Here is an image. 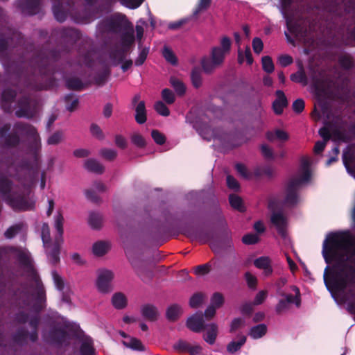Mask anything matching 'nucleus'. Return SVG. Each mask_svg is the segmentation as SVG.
<instances>
[{
	"instance_id": "53",
	"label": "nucleus",
	"mask_w": 355,
	"mask_h": 355,
	"mask_svg": "<svg viewBox=\"0 0 355 355\" xmlns=\"http://www.w3.org/2000/svg\"><path fill=\"white\" fill-rule=\"evenodd\" d=\"M161 94L163 101L168 105L173 104L175 101L174 93L168 88L162 89Z\"/></svg>"
},
{
	"instance_id": "7",
	"label": "nucleus",
	"mask_w": 355,
	"mask_h": 355,
	"mask_svg": "<svg viewBox=\"0 0 355 355\" xmlns=\"http://www.w3.org/2000/svg\"><path fill=\"white\" fill-rule=\"evenodd\" d=\"M348 18H351L350 22L353 27L349 26L347 27L346 35L343 38V44L345 45H354L355 44V3H349L348 6H346L340 18L331 17L326 19L324 25L330 28L336 26H345L348 24L346 21Z\"/></svg>"
},
{
	"instance_id": "33",
	"label": "nucleus",
	"mask_w": 355,
	"mask_h": 355,
	"mask_svg": "<svg viewBox=\"0 0 355 355\" xmlns=\"http://www.w3.org/2000/svg\"><path fill=\"white\" fill-rule=\"evenodd\" d=\"M237 338H239L238 341H231L227 345V351L231 354H234L236 352L239 351L241 348L244 345L247 340L246 336L244 335L239 334Z\"/></svg>"
},
{
	"instance_id": "32",
	"label": "nucleus",
	"mask_w": 355,
	"mask_h": 355,
	"mask_svg": "<svg viewBox=\"0 0 355 355\" xmlns=\"http://www.w3.org/2000/svg\"><path fill=\"white\" fill-rule=\"evenodd\" d=\"M182 314V309L181 306L177 304L171 305L166 312V317L170 322L177 321L180 315Z\"/></svg>"
},
{
	"instance_id": "41",
	"label": "nucleus",
	"mask_w": 355,
	"mask_h": 355,
	"mask_svg": "<svg viewBox=\"0 0 355 355\" xmlns=\"http://www.w3.org/2000/svg\"><path fill=\"white\" fill-rule=\"evenodd\" d=\"M266 332V325L264 324H259L250 329L249 335L254 339H258L263 337Z\"/></svg>"
},
{
	"instance_id": "25",
	"label": "nucleus",
	"mask_w": 355,
	"mask_h": 355,
	"mask_svg": "<svg viewBox=\"0 0 355 355\" xmlns=\"http://www.w3.org/2000/svg\"><path fill=\"white\" fill-rule=\"evenodd\" d=\"M141 315L147 320L155 322L159 317L157 308L151 304H146L141 307Z\"/></svg>"
},
{
	"instance_id": "16",
	"label": "nucleus",
	"mask_w": 355,
	"mask_h": 355,
	"mask_svg": "<svg viewBox=\"0 0 355 355\" xmlns=\"http://www.w3.org/2000/svg\"><path fill=\"white\" fill-rule=\"evenodd\" d=\"M62 242L63 239H55L53 242L44 245L47 259L53 265H56L60 262V254Z\"/></svg>"
},
{
	"instance_id": "62",
	"label": "nucleus",
	"mask_w": 355,
	"mask_h": 355,
	"mask_svg": "<svg viewBox=\"0 0 355 355\" xmlns=\"http://www.w3.org/2000/svg\"><path fill=\"white\" fill-rule=\"evenodd\" d=\"M131 141L133 144L141 148H144L146 146L145 139L139 133L133 134L131 137Z\"/></svg>"
},
{
	"instance_id": "36",
	"label": "nucleus",
	"mask_w": 355,
	"mask_h": 355,
	"mask_svg": "<svg viewBox=\"0 0 355 355\" xmlns=\"http://www.w3.org/2000/svg\"><path fill=\"white\" fill-rule=\"evenodd\" d=\"M112 304L116 309H123L126 307L128 304V300L125 295L121 293H116L112 297Z\"/></svg>"
},
{
	"instance_id": "31",
	"label": "nucleus",
	"mask_w": 355,
	"mask_h": 355,
	"mask_svg": "<svg viewBox=\"0 0 355 355\" xmlns=\"http://www.w3.org/2000/svg\"><path fill=\"white\" fill-rule=\"evenodd\" d=\"M135 119L138 124H144L147 120L145 102L141 101L135 107Z\"/></svg>"
},
{
	"instance_id": "15",
	"label": "nucleus",
	"mask_w": 355,
	"mask_h": 355,
	"mask_svg": "<svg viewBox=\"0 0 355 355\" xmlns=\"http://www.w3.org/2000/svg\"><path fill=\"white\" fill-rule=\"evenodd\" d=\"M300 187V181L297 179H291L286 187V196L284 204L288 206H295L298 202V190Z\"/></svg>"
},
{
	"instance_id": "39",
	"label": "nucleus",
	"mask_w": 355,
	"mask_h": 355,
	"mask_svg": "<svg viewBox=\"0 0 355 355\" xmlns=\"http://www.w3.org/2000/svg\"><path fill=\"white\" fill-rule=\"evenodd\" d=\"M171 85L174 89L177 95L182 96L186 93V86L184 83L175 76H171L169 80Z\"/></svg>"
},
{
	"instance_id": "9",
	"label": "nucleus",
	"mask_w": 355,
	"mask_h": 355,
	"mask_svg": "<svg viewBox=\"0 0 355 355\" xmlns=\"http://www.w3.org/2000/svg\"><path fill=\"white\" fill-rule=\"evenodd\" d=\"M128 259L135 273L144 282L148 283L153 279L155 266L150 261L142 259L139 254L129 255Z\"/></svg>"
},
{
	"instance_id": "45",
	"label": "nucleus",
	"mask_w": 355,
	"mask_h": 355,
	"mask_svg": "<svg viewBox=\"0 0 355 355\" xmlns=\"http://www.w3.org/2000/svg\"><path fill=\"white\" fill-rule=\"evenodd\" d=\"M338 62L344 69H350L353 67L352 57L347 53L343 54L338 57Z\"/></svg>"
},
{
	"instance_id": "61",
	"label": "nucleus",
	"mask_w": 355,
	"mask_h": 355,
	"mask_svg": "<svg viewBox=\"0 0 355 355\" xmlns=\"http://www.w3.org/2000/svg\"><path fill=\"white\" fill-rule=\"evenodd\" d=\"M100 155L106 160L112 161L116 157L117 153L113 149L103 148L100 151Z\"/></svg>"
},
{
	"instance_id": "11",
	"label": "nucleus",
	"mask_w": 355,
	"mask_h": 355,
	"mask_svg": "<svg viewBox=\"0 0 355 355\" xmlns=\"http://www.w3.org/2000/svg\"><path fill=\"white\" fill-rule=\"evenodd\" d=\"M349 3H355L353 1L344 3L343 0H322L321 6L327 14L326 19L331 17H341L345 8Z\"/></svg>"
},
{
	"instance_id": "27",
	"label": "nucleus",
	"mask_w": 355,
	"mask_h": 355,
	"mask_svg": "<svg viewBox=\"0 0 355 355\" xmlns=\"http://www.w3.org/2000/svg\"><path fill=\"white\" fill-rule=\"evenodd\" d=\"M254 265L259 269L263 270L266 276H269L272 273L271 260L268 257H260L254 261Z\"/></svg>"
},
{
	"instance_id": "26",
	"label": "nucleus",
	"mask_w": 355,
	"mask_h": 355,
	"mask_svg": "<svg viewBox=\"0 0 355 355\" xmlns=\"http://www.w3.org/2000/svg\"><path fill=\"white\" fill-rule=\"evenodd\" d=\"M206 332L203 334L204 340L209 345H214L216 342L218 327L215 323H210L205 326Z\"/></svg>"
},
{
	"instance_id": "17",
	"label": "nucleus",
	"mask_w": 355,
	"mask_h": 355,
	"mask_svg": "<svg viewBox=\"0 0 355 355\" xmlns=\"http://www.w3.org/2000/svg\"><path fill=\"white\" fill-rule=\"evenodd\" d=\"M52 36L59 37L64 42L73 44L80 37L78 30L72 28H59L53 30Z\"/></svg>"
},
{
	"instance_id": "43",
	"label": "nucleus",
	"mask_w": 355,
	"mask_h": 355,
	"mask_svg": "<svg viewBox=\"0 0 355 355\" xmlns=\"http://www.w3.org/2000/svg\"><path fill=\"white\" fill-rule=\"evenodd\" d=\"M206 295L201 293L198 292L194 293L189 300V306L191 308H198L205 301Z\"/></svg>"
},
{
	"instance_id": "5",
	"label": "nucleus",
	"mask_w": 355,
	"mask_h": 355,
	"mask_svg": "<svg viewBox=\"0 0 355 355\" xmlns=\"http://www.w3.org/2000/svg\"><path fill=\"white\" fill-rule=\"evenodd\" d=\"M19 182L24 187V191H12L13 182L4 175H0V194L7 205L15 211L34 210L35 200L31 194L30 187L20 178Z\"/></svg>"
},
{
	"instance_id": "40",
	"label": "nucleus",
	"mask_w": 355,
	"mask_h": 355,
	"mask_svg": "<svg viewBox=\"0 0 355 355\" xmlns=\"http://www.w3.org/2000/svg\"><path fill=\"white\" fill-rule=\"evenodd\" d=\"M63 223L64 217L62 214L61 211H58L54 218V227L58 232V235L55 236V239H62V235L64 233Z\"/></svg>"
},
{
	"instance_id": "51",
	"label": "nucleus",
	"mask_w": 355,
	"mask_h": 355,
	"mask_svg": "<svg viewBox=\"0 0 355 355\" xmlns=\"http://www.w3.org/2000/svg\"><path fill=\"white\" fill-rule=\"evenodd\" d=\"M229 202L231 207L234 209H237L239 211H243V201L239 196L235 194H230L229 196Z\"/></svg>"
},
{
	"instance_id": "13",
	"label": "nucleus",
	"mask_w": 355,
	"mask_h": 355,
	"mask_svg": "<svg viewBox=\"0 0 355 355\" xmlns=\"http://www.w3.org/2000/svg\"><path fill=\"white\" fill-rule=\"evenodd\" d=\"M292 290L295 292V295H287L286 299H280L275 306V312L280 315L289 308V304L294 303L297 307L301 305V295L300 289L293 286Z\"/></svg>"
},
{
	"instance_id": "8",
	"label": "nucleus",
	"mask_w": 355,
	"mask_h": 355,
	"mask_svg": "<svg viewBox=\"0 0 355 355\" xmlns=\"http://www.w3.org/2000/svg\"><path fill=\"white\" fill-rule=\"evenodd\" d=\"M220 46H214L211 51L210 58L204 57L201 60V66L206 73H211L216 67L220 66L230 53L232 41L227 36H223L220 40Z\"/></svg>"
},
{
	"instance_id": "46",
	"label": "nucleus",
	"mask_w": 355,
	"mask_h": 355,
	"mask_svg": "<svg viewBox=\"0 0 355 355\" xmlns=\"http://www.w3.org/2000/svg\"><path fill=\"white\" fill-rule=\"evenodd\" d=\"M199 134L205 140L210 141L212 139L216 137L215 132L208 125H205L199 130Z\"/></svg>"
},
{
	"instance_id": "22",
	"label": "nucleus",
	"mask_w": 355,
	"mask_h": 355,
	"mask_svg": "<svg viewBox=\"0 0 355 355\" xmlns=\"http://www.w3.org/2000/svg\"><path fill=\"white\" fill-rule=\"evenodd\" d=\"M67 337V333L64 329L53 327L47 333L46 340L52 344L62 345Z\"/></svg>"
},
{
	"instance_id": "1",
	"label": "nucleus",
	"mask_w": 355,
	"mask_h": 355,
	"mask_svg": "<svg viewBox=\"0 0 355 355\" xmlns=\"http://www.w3.org/2000/svg\"><path fill=\"white\" fill-rule=\"evenodd\" d=\"M24 43L21 33L11 28H6L5 33L0 34V60H6L7 71L18 78L27 89L39 91L55 87L56 79L53 76L59 72L56 62L60 52L57 49L47 53L41 52L28 62H25L22 57L19 61L10 60L6 54L8 47H19Z\"/></svg>"
},
{
	"instance_id": "47",
	"label": "nucleus",
	"mask_w": 355,
	"mask_h": 355,
	"mask_svg": "<svg viewBox=\"0 0 355 355\" xmlns=\"http://www.w3.org/2000/svg\"><path fill=\"white\" fill-rule=\"evenodd\" d=\"M74 95L72 93L68 94L64 96V101L67 103L66 108L68 111L72 112H73L78 107L79 104L78 98H74L71 103L70 101L73 98Z\"/></svg>"
},
{
	"instance_id": "35",
	"label": "nucleus",
	"mask_w": 355,
	"mask_h": 355,
	"mask_svg": "<svg viewBox=\"0 0 355 355\" xmlns=\"http://www.w3.org/2000/svg\"><path fill=\"white\" fill-rule=\"evenodd\" d=\"M302 174L300 178H297L300 181V185L303 182H308L311 178L310 163L306 158H303L301 161Z\"/></svg>"
},
{
	"instance_id": "12",
	"label": "nucleus",
	"mask_w": 355,
	"mask_h": 355,
	"mask_svg": "<svg viewBox=\"0 0 355 355\" xmlns=\"http://www.w3.org/2000/svg\"><path fill=\"white\" fill-rule=\"evenodd\" d=\"M182 234L187 237L200 241L202 243H206L212 241L214 238V232L213 230L200 229L194 230L191 227H184L181 230Z\"/></svg>"
},
{
	"instance_id": "18",
	"label": "nucleus",
	"mask_w": 355,
	"mask_h": 355,
	"mask_svg": "<svg viewBox=\"0 0 355 355\" xmlns=\"http://www.w3.org/2000/svg\"><path fill=\"white\" fill-rule=\"evenodd\" d=\"M114 278V274L111 270H105L101 271L98 276L96 285L98 291L106 293L112 291L111 282Z\"/></svg>"
},
{
	"instance_id": "37",
	"label": "nucleus",
	"mask_w": 355,
	"mask_h": 355,
	"mask_svg": "<svg viewBox=\"0 0 355 355\" xmlns=\"http://www.w3.org/2000/svg\"><path fill=\"white\" fill-rule=\"evenodd\" d=\"M109 249L110 245L107 242L99 241L94 243L92 252L97 257H103L108 252Z\"/></svg>"
},
{
	"instance_id": "59",
	"label": "nucleus",
	"mask_w": 355,
	"mask_h": 355,
	"mask_svg": "<svg viewBox=\"0 0 355 355\" xmlns=\"http://www.w3.org/2000/svg\"><path fill=\"white\" fill-rule=\"evenodd\" d=\"M63 138V132L60 130L55 132L47 139L49 145H57L61 142Z\"/></svg>"
},
{
	"instance_id": "23",
	"label": "nucleus",
	"mask_w": 355,
	"mask_h": 355,
	"mask_svg": "<svg viewBox=\"0 0 355 355\" xmlns=\"http://www.w3.org/2000/svg\"><path fill=\"white\" fill-rule=\"evenodd\" d=\"M206 325L201 312L193 315L187 321V327L194 332H200L205 329Z\"/></svg>"
},
{
	"instance_id": "6",
	"label": "nucleus",
	"mask_w": 355,
	"mask_h": 355,
	"mask_svg": "<svg viewBox=\"0 0 355 355\" xmlns=\"http://www.w3.org/2000/svg\"><path fill=\"white\" fill-rule=\"evenodd\" d=\"M292 0H281V5L283 10V15L286 19V27L288 31L296 37H306L311 33L316 31L318 25L315 20L311 21L306 19L303 21L295 20L291 16H288L286 10L290 8Z\"/></svg>"
},
{
	"instance_id": "19",
	"label": "nucleus",
	"mask_w": 355,
	"mask_h": 355,
	"mask_svg": "<svg viewBox=\"0 0 355 355\" xmlns=\"http://www.w3.org/2000/svg\"><path fill=\"white\" fill-rule=\"evenodd\" d=\"M41 0H18L17 6L28 15H35L40 10Z\"/></svg>"
},
{
	"instance_id": "48",
	"label": "nucleus",
	"mask_w": 355,
	"mask_h": 355,
	"mask_svg": "<svg viewBox=\"0 0 355 355\" xmlns=\"http://www.w3.org/2000/svg\"><path fill=\"white\" fill-rule=\"evenodd\" d=\"M89 223L92 228L98 230L102 225V216L98 213H90L89 216Z\"/></svg>"
},
{
	"instance_id": "28",
	"label": "nucleus",
	"mask_w": 355,
	"mask_h": 355,
	"mask_svg": "<svg viewBox=\"0 0 355 355\" xmlns=\"http://www.w3.org/2000/svg\"><path fill=\"white\" fill-rule=\"evenodd\" d=\"M53 1V12L55 18L59 22H63L66 20L67 15L63 10V3L64 0H52Z\"/></svg>"
},
{
	"instance_id": "38",
	"label": "nucleus",
	"mask_w": 355,
	"mask_h": 355,
	"mask_svg": "<svg viewBox=\"0 0 355 355\" xmlns=\"http://www.w3.org/2000/svg\"><path fill=\"white\" fill-rule=\"evenodd\" d=\"M130 49V48L123 46L121 48H115L111 51L110 58L112 60H118L119 62H123Z\"/></svg>"
},
{
	"instance_id": "44",
	"label": "nucleus",
	"mask_w": 355,
	"mask_h": 355,
	"mask_svg": "<svg viewBox=\"0 0 355 355\" xmlns=\"http://www.w3.org/2000/svg\"><path fill=\"white\" fill-rule=\"evenodd\" d=\"M80 353L81 355H94L95 349L92 340H84L80 347Z\"/></svg>"
},
{
	"instance_id": "34",
	"label": "nucleus",
	"mask_w": 355,
	"mask_h": 355,
	"mask_svg": "<svg viewBox=\"0 0 355 355\" xmlns=\"http://www.w3.org/2000/svg\"><path fill=\"white\" fill-rule=\"evenodd\" d=\"M121 45L124 47L130 48L135 42V35L132 26L128 30H126L121 33Z\"/></svg>"
},
{
	"instance_id": "54",
	"label": "nucleus",
	"mask_w": 355,
	"mask_h": 355,
	"mask_svg": "<svg viewBox=\"0 0 355 355\" xmlns=\"http://www.w3.org/2000/svg\"><path fill=\"white\" fill-rule=\"evenodd\" d=\"M224 302L223 294L218 292L214 293L211 297V305L216 306V309L221 307Z\"/></svg>"
},
{
	"instance_id": "56",
	"label": "nucleus",
	"mask_w": 355,
	"mask_h": 355,
	"mask_svg": "<svg viewBox=\"0 0 355 355\" xmlns=\"http://www.w3.org/2000/svg\"><path fill=\"white\" fill-rule=\"evenodd\" d=\"M151 137L157 145H163L166 141V136L158 130H153Z\"/></svg>"
},
{
	"instance_id": "58",
	"label": "nucleus",
	"mask_w": 355,
	"mask_h": 355,
	"mask_svg": "<svg viewBox=\"0 0 355 355\" xmlns=\"http://www.w3.org/2000/svg\"><path fill=\"white\" fill-rule=\"evenodd\" d=\"M52 277L56 288L62 291L64 288V282L62 277L55 270H53Z\"/></svg>"
},
{
	"instance_id": "29",
	"label": "nucleus",
	"mask_w": 355,
	"mask_h": 355,
	"mask_svg": "<svg viewBox=\"0 0 355 355\" xmlns=\"http://www.w3.org/2000/svg\"><path fill=\"white\" fill-rule=\"evenodd\" d=\"M64 80L65 86L69 90L82 91L86 87V84L78 77L66 78Z\"/></svg>"
},
{
	"instance_id": "63",
	"label": "nucleus",
	"mask_w": 355,
	"mask_h": 355,
	"mask_svg": "<svg viewBox=\"0 0 355 355\" xmlns=\"http://www.w3.org/2000/svg\"><path fill=\"white\" fill-rule=\"evenodd\" d=\"M259 237L252 233L245 234L242 237V242L245 245H254L259 242Z\"/></svg>"
},
{
	"instance_id": "3",
	"label": "nucleus",
	"mask_w": 355,
	"mask_h": 355,
	"mask_svg": "<svg viewBox=\"0 0 355 355\" xmlns=\"http://www.w3.org/2000/svg\"><path fill=\"white\" fill-rule=\"evenodd\" d=\"M29 277L33 284L31 286L35 292L32 294L33 302L31 305L28 300V292L23 291L22 297L17 299L16 306L19 311L14 315V320L19 324L28 322L31 331L26 328L20 327L12 335L13 342L18 345H24L27 343V340L35 343L38 340V328L40 323V313L46 306V296L44 286L34 269L29 272Z\"/></svg>"
},
{
	"instance_id": "57",
	"label": "nucleus",
	"mask_w": 355,
	"mask_h": 355,
	"mask_svg": "<svg viewBox=\"0 0 355 355\" xmlns=\"http://www.w3.org/2000/svg\"><path fill=\"white\" fill-rule=\"evenodd\" d=\"M109 75L110 70L108 69H105L103 71L96 73L94 78L95 83L98 85H103L106 82Z\"/></svg>"
},
{
	"instance_id": "30",
	"label": "nucleus",
	"mask_w": 355,
	"mask_h": 355,
	"mask_svg": "<svg viewBox=\"0 0 355 355\" xmlns=\"http://www.w3.org/2000/svg\"><path fill=\"white\" fill-rule=\"evenodd\" d=\"M84 166L88 171L96 174H102L105 171V167L95 159H87Z\"/></svg>"
},
{
	"instance_id": "2",
	"label": "nucleus",
	"mask_w": 355,
	"mask_h": 355,
	"mask_svg": "<svg viewBox=\"0 0 355 355\" xmlns=\"http://www.w3.org/2000/svg\"><path fill=\"white\" fill-rule=\"evenodd\" d=\"M353 245L349 232L329 234L323 243L322 254L327 266L323 279L327 289L333 296L343 293L348 286H355V268L348 263L347 252Z\"/></svg>"
},
{
	"instance_id": "52",
	"label": "nucleus",
	"mask_w": 355,
	"mask_h": 355,
	"mask_svg": "<svg viewBox=\"0 0 355 355\" xmlns=\"http://www.w3.org/2000/svg\"><path fill=\"white\" fill-rule=\"evenodd\" d=\"M211 0H199L193 12L194 16L198 15L201 12L207 10L211 6Z\"/></svg>"
},
{
	"instance_id": "49",
	"label": "nucleus",
	"mask_w": 355,
	"mask_h": 355,
	"mask_svg": "<svg viewBox=\"0 0 355 355\" xmlns=\"http://www.w3.org/2000/svg\"><path fill=\"white\" fill-rule=\"evenodd\" d=\"M163 57L165 60L171 64L172 65H177L178 58L173 51L167 46H164L163 49Z\"/></svg>"
},
{
	"instance_id": "4",
	"label": "nucleus",
	"mask_w": 355,
	"mask_h": 355,
	"mask_svg": "<svg viewBox=\"0 0 355 355\" xmlns=\"http://www.w3.org/2000/svg\"><path fill=\"white\" fill-rule=\"evenodd\" d=\"M10 123H5L0 128V138L3 140L5 146L8 148H15L21 143V137H26L31 140V146L35 150L33 157L35 162V171H37L40 167V156L37 153L41 148V139L37 129L32 125L18 121L16 122L12 128L11 132Z\"/></svg>"
},
{
	"instance_id": "60",
	"label": "nucleus",
	"mask_w": 355,
	"mask_h": 355,
	"mask_svg": "<svg viewBox=\"0 0 355 355\" xmlns=\"http://www.w3.org/2000/svg\"><path fill=\"white\" fill-rule=\"evenodd\" d=\"M21 227L22 226L21 224H16L10 227L4 233L5 237L6 239H12L19 233L21 230Z\"/></svg>"
},
{
	"instance_id": "64",
	"label": "nucleus",
	"mask_w": 355,
	"mask_h": 355,
	"mask_svg": "<svg viewBox=\"0 0 355 355\" xmlns=\"http://www.w3.org/2000/svg\"><path fill=\"white\" fill-rule=\"evenodd\" d=\"M211 267L209 263L198 265L194 268V272L197 275H205L210 272Z\"/></svg>"
},
{
	"instance_id": "50",
	"label": "nucleus",
	"mask_w": 355,
	"mask_h": 355,
	"mask_svg": "<svg viewBox=\"0 0 355 355\" xmlns=\"http://www.w3.org/2000/svg\"><path fill=\"white\" fill-rule=\"evenodd\" d=\"M261 64L263 70L268 73H271L274 71L275 66L270 56L265 55L261 58Z\"/></svg>"
},
{
	"instance_id": "42",
	"label": "nucleus",
	"mask_w": 355,
	"mask_h": 355,
	"mask_svg": "<svg viewBox=\"0 0 355 355\" xmlns=\"http://www.w3.org/2000/svg\"><path fill=\"white\" fill-rule=\"evenodd\" d=\"M191 80L193 86L198 89L202 85L201 70L199 67H194L191 72Z\"/></svg>"
},
{
	"instance_id": "21",
	"label": "nucleus",
	"mask_w": 355,
	"mask_h": 355,
	"mask_svg": "<svg viewBox=\"0 0 355 355\" xmlns=\"http://www.w3.org/2000/svg\"><path fill=\"white\" fill-rule=\"evenodd\" d=\"M271 223L275 226L278 234L282 237L286 235L287 219L285 216L279 211H275L270 217Z\"/></svg>"
},
{
	"instance_id": "14",
	"label": "nucleus",
	"mask_w": 355,
	"mask_h": 355,
	"mask_svg": "<svg viewBox=\"0 0 355 355\" xmlns=\"http://www.w3.org/2000/svg\"><path fill=\"white\" fill-rule=\"evenodd\" d=\"M17 110L15 115L18 118L31 119L34 116V107L32 99L28 96H23L17 102Z\"/></svg>"
},
{
	"instance_id": "10",
	"label": "nucleus",
	"mask_w": 355,
	"mask_h": 355,
	"mask_svg": "<svg viewBox=\"0 0 355 355\" xmlns=\"http://www.w3.org/2000/svg\"><path fill=\"white\" fill-rule=\"evenodd\" d=\"M99 25L105 31L114 33H121L132 26L126 16L121 13H116L104 19Z\"/></svg>"
},
{
	"instance_id": "20",
	"label": "nucleus",
	"mask_w": 355,
	"mask_h": 355,
	"mask_svg": "<svg viewBox=\"0 0 355 355\" xmlns=\"http://www.w3.org/2000/svg\"><path fill=\"white\" fill-rule=\"evenodd\" d=\"M17 96V92L15 90L6 88L3 90L1 97V106L3 111L7 113H11L12 112V103Z\"/></svg>"
},
{
	"instance_id": "55",
	"label": "nucleus",
	"mask_w": 355,
	"mask_h": 355,
	"mask_svg": "<svg viewBox=\"0 0 355 355\" xmlns=\"http://www.w3.org/2000/svg\"><path fill=\"white\" fill-rule=\"evenodd\" d=\"M155 111L161 116H168L170 114V110L162 101H157L154 105Z\"/></svg>"
},
{
	"instance_id": "24",
	"label": "nucleus",
	"mask_w": 355,
	"mask_h": 355,
	"mask_svg": "<svg viewBox=\"0 0 355 355\" xmlns=\"http://www.w3.org/2000/svg\"><path fill=\"white\" fill-rule=\"evenodd\" d=\"M275 96L276 98L272 102V107L275 114L280 115L283 113L284 109L288 106V101L282 90H277Z\"/></svg>"
}]
</instances>
